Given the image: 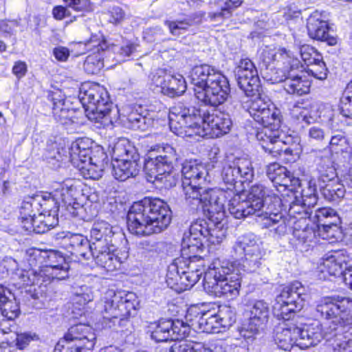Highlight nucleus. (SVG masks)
<instances>
[{
	"label": "nucleus",
	"mask_w": 352,
	"mask_h": 352,
	"mask_svg": "<svg viewBox=\"0 0 352 352\" xmlns=\"http://www.w3.org/2000/svg\"><path fill=\"white\" fill-rule=\"evenodd\" d=\"M170 130L182 137L218 138L228 133L232 125L230 116L223 112L201 114L199 109L179 102L170 109Z\"/></svg>",
	"instance_id": "1"
},
{
	"label": "nucleus",
	"mask_w": 352,
	"mask_h": 352,
	"mask_svg": "<svg viewBox=\"0 0 352 352\" xmlns=\"http://www.w3.org/2000/svg\"><path fill=\"white\" fill-rule=\"evenodd\" d=\"M171 213L163 200L145 197L131 206L127 214L128 230L140 236L160 233L170 224Z\"/></svg>",
	"instance_id": "2"
},
{
	"label": "nucleus",
	"mask_w": 352,
	"mask_h": 352,
	"mask_svg": "<svg viewBox=\"0 0 352 352\" xmlns=\"http://www.w3.org/2000/svg\"><path fill=\"white\" fill-rule=\"evenodd\" d=\"M316 313L332 325L342 338L333 346L334 352H352V300L348 298H327L316 307Z\"/></svg>",
	"instance_id": "3"
},
{
	"label": "nucleus",
	"mask_w": 352,
	"mask_h": 352,
	"mask_svg": "<svg viewBox=\"0 0 352 352\" xmlns=\"http://www.w3.org/2000/svg\"><path fill=\"white\" fill-rule=\"evenodd\" d=\"M196 98L206 105L217 107L227 100L230 94L228 78L214 67L202 64L190 72Z\"/></svg>",
	"instance_id": "4"
},
{
	"label": "nucleus",
	"mask_w": 352,
	"mask_h": 352,
	"mask_svg": "<svg viewBox=\"0 0 352 352\" xmlns=\"http://www.w3.org/2000/svg\"><path fill=\"white\" fill-rule=\"evenodd\" d=\"M87 117L103 126L112 125L117 120L118 110L110 102L104 87L94 84L83 86L79 94Z\"/></svg>",
	"instance_id": "5"
},
{
	"label": "nucleus",
	"mask_w": 352,
	"mask_h": 352,
	"mask_svg": "<svg viewBox=\"0 0 352 352\" xmlns=\"http://www.w3.org/2000/svg\"><path fill=\"white\" fill-rule=\"evenodd\" d=\"M325 338L319 322L305 324L302 327L285 324L277 327L274 341L278 347L289 351L294 345L302 349L315 346Z\"/></svg>",
	"instance_id": "6"
},
{
	"label": "nucleus",
	"mask_w": 352,
	"mask_h": 352,
	"mask_svg": "<svg viewBox=\"0 0 352 352\" xmlns=\"http://www.w3.org/2000/svg\"><path fill=\"white\" fill-rule=\"evenodd\" d=\"M201 256L175 258L168 267L167 285L178 293L190 289L205 272Z\"/></svg>",
	"instance_id": "7"
},
{
	"label": "nucleus",
	"mask_w": 352,
	"mask_h": 352,
	"mask_svg": "<svg viewBox=\"0 0 352 352\" xmlns=\"http://www.w3.org/2000/svg\"><path fill=\"white\" fill-rule=\"evenodd\" d=\"M270 191L263 184H257L253 185L246 196L253 207L257 212V217L262 218L264 221L265 227L274 228V231L279 235L284 234L287 232V226L283 218L281 213L272 211V206L268 204V200L273 199V205L280 206V199L278 196L274 195L273 197L270 194Z\"/></svg>",
	"instance_id": "8"
},
{
	"label": "nucleus",
	"mask_w": 352,
	"mask_h": 352,
	"mask_svg": "<svg viewBox=\"0 0 352 352\" xmlns=\"http://www.w3.org/2000/svg\"><path fill=\"white\" fill-rule=\"evenodd\" d=\"M282 74L275 78L276 82H283L284 89L289 94L302 96L309 91V83L302 80L297 73L300 61L294 58L285 48H276L274 65Z\"/></svg>",
	"instance_id": "9"
},
{
	"label": "nucleus",
	"mask_w": 352,
	"mask_h": 352,
	"mask_svg": "<svg viewBox=\"0 0 352 352\" xmlns=\"http://www.w3.org/2000/svg\"><path fill=\"white\" fill-rule=\"evenodd\" d=\"M102 301L104 319L111 321L114 324L118 322L120 326L124 325L131 311H135L138 305L135 293L113 289H108L104 293Z\"/></svg>",
	"instance_id": "10"
},
{
	"label": "nucleus",
	"mask_w": 352,
	"mask_h": 352,
	"mask_svg": "<svg viewBox=\"0 0 352 352\" xmlns=\"http://www.w3.org/2000/svg\"><path fill=\"white\" fill-rule=\"evenodd\" d=\"M158 154L150 156L145 161L144 170L149 181H160L164 185H172V169L177 160L175 149L169 144L157 148Z\"/></svg>",
	"instance_id": "11"
},
{
	"label": "nucleus",
	"mask_w": 352,
	"mask_h": 352,
	"mask_svg": "<svg viewBox=\"0 0 352 352\" xmlns=\"http://www.w3.org/2000/svg\"><path fill=\"white\" fill-rule=\"evenodd\" d=\"M306 296L305 289L300 282L296 281L285 287L273 305L274 315L279 319L289 320L302 309Z\"/></svg>",
	"instance_id": "12"
},
{
	"label": "nucleus",
	"mask_w": 352,
	"mask_h": 352,
	"mask_svg": "<svg viewBox=\"0 0 352 352\" xmlns=\"http://www.w3.org/2000/svg\"><path fill=\"white\" fill-rule=\"evenodd\" d=\"M231 254L232 257L244 258V270L250 273L258 271L264 255L262 243L252 233L239 236L232 248Z\"/></svg>",
	"instance_id": "13"
},
{
	"label": "nucleus",
	"mask_w": 352,
	"mask_h": 352,
	"mask_svg": "<svg viewBox=\"0 0 352 352\" xmlns=\"http://www.w3.org/2000/svg\"><path fill=\"white\" fill-rule=\"evenodd\" d=\"M92 144L93 142L89 138H80L72 142L69 148V161L85 179H98L102 177L104 170L87 162Z\"/></svg>",
	"instance_id": "14"
},
{
	"label": "nucleus",
	"mask_w": 352,
	"mask_h": 352,
	"mask_svg": "<svg viewBox=\"0 0 352 352\" xmlns=\"http://www.w3.org/2000/svg\"><path fill=\"white\" fill-rule=\"evenodd\" d=\"M151 338L157 342L184 339L190 331L189 325L182 320L161 319L149 326Z\"/></svg>",
	"instance_id": "15"
},
{
	"label": "nucleus",
	"mask_w": 352,
	"mask_h": 352,
	"mask_svg": "<svg viewBox=\"0 0 352 352\" xmlns=\"http://www.w3.org/2000/svg\"><path fill=\"white\" fill-rule=\"evenodd\" d=\"M67 352H91L96 336L92 327L85 324L72 327L65 335Z\"/></svg>",
	"instance_id": "16"
},
{
	"label": "nucleus",
	"mask_w": 352,
	"mask_h": 352,
	"mask_svg": "<svg viewBox=\"0 0 352 352\" xmlns=\"http://www.w3.org/2000/svg\"><path fill=\"white\" fill-rule=\"evenodd\" d=\"M36 197L40 208L38 219L36 221L39 223V225L36 224V233L43 234L58 225L59 201L52 192L36 195Z\"/></svg>",
	"instance_id": "17"
},
{
	"label": "nucleus",
	"mask_w": 352,
	"mask_h": 352,
	"mask_svg": "<svg viewBox=\"0 0 352 352\" xmlns=\"http://www.w3.org/2000/svg\"><path fill=\"white\" fill-rule=\"evenodd\" d=\"M228 192L218 188L204 189L202 192L201 208L207 212L211 221L219 222L225 217V203Z\"/></svg>",
	"instance_id": "18"
},
{
	"label": "nucleus",
	"mask_w": 352,
	"mask_h": 352,
	"mask_svg": "<svg viewBox=\"0 0 352 352\" xmlns=\"http://www.w3.org/2000/svg\"><path fill=\"white\" fill-rule=\"evenodd\" d=\"M239 88L247 96H254L261 89L257 69L249 58L241 59L235 71Z\"/></svg>",
	"instance_id": "19"
},
{
	"label": "nucleus",
	"mask_w": 352,
	"mask_h": 352,
	"mask_svg": "<svg viewBox=\"0 0 352 352\" xmlns=\"http://www.w3.org/2000/svg\"><path fill=\"white\" fill-rule=\"evenodd\" d=\"M268 318V304L263 300H256L252 305L248 322L239 327L238 332L243 338H252L264 329Z\"/></svg>",
	"instance_id": "20"
},
{
	"label": "nucleus",
	"mask_w": 352,
	"mask_h": 352,
	"mask_svg": "<svg viewBox=\"0 0 352 352\" xmlns=\"http://www.w3.org/2000/svg\"><path fill=\"white\" fill-rule=\"evenodd\" d=\"M233 263L214 259L204 272V289L206 291L212 288L219 282L226 279L232 272H236Z\"/></svg>",
	"instance_id": "21"
},
{
	"label": "nucleus",
	"mask_w": 352,
	"mask_h": 352,
	"mask_svg": "<svg viewBox=\"0 0 352 352\" xmlns=\"http://www.w3.org/2000/svg\"><path fill=\"white\" fill-rule=\"evenodd\" d=\"M3 263L7 271L12 272V279L15 287L21 288L26 285L42 284L40 271L37 272L33 269L20 270L17 268L16 261L12 258H6Z\"/></svg>",
	"instance_id": "22"
},
{
	"label": "nucleus",
	"mask_w": 352,
	"mask_h": 352,
	"mask_svg": "<svg viewBox=\"0 0 352 352\" xmlns=\"http://www.w3.org/2000/svg\"><path fill=\"white\" fill-rule=\"evenodd\" d=\"M278 129H270L269 128H260L256 138L259 142L262 148L274 157L283 155V147L285 142L280 138Z\"/></svg>",
	"instance_id": "23"
},
{
	"label": "nucleus",
	"mask_w": 352,
	"mask_h": 352,
	"mask_svg": "<svg viewBox=\"0 0 352 352\" xmlns=\"http://www.w3.org/2000/svg\"><path fill=\"white\" fill-rule=\"evenodd\" d=\"M153 82L161 89V92L169 97H175L183 94L186 89L184 78L180 75L165 74L154 75Z\"/></svg>",
	"instance_id": "24"
},
{
	"label": "nucleus",
	"mask_w": 352,
	"mask_h": 352,
	"mask_svg": "<svg viewBox=\"0 0 352 352\" xmlns=\"http://www.w3.org/2000/svg\"><path fill=\"white\" fill-rule=\"evenodd\" d=\"M307 28L311 38L327 41L330 45L336 44V38L329 34L327 21L318 11L312 13L308 18Z\"/></svg>",
	"instance_id": "25"
},
{
	"label": "nucleus",
	"mask_w": 352,
	"mask_h": 352,
	"mask_svg": "<svg viewBox=\"0 0 352 352\" xmlns=\"http://www.w3.org/2000/svg\"><path fill=\"white\" fill-rule=\"evenodd\" d=\"M187 320L194 325V320L200 331L207 333H217L221 331V327L217 315L211 311L201 312L197 307L190 308L186 315Z\"/></svg>",
	"instance_id": "26"
},
{
	"label": "nucleus",
	"mask_w": 352,
	"mask_h": 352,
	"mask_svg": "<svg viewBox=\"0 0 352 352\" xmlns=\"http://www.w3.org/2000/svg\"><path fill=\"white\" fill-rule=\"evenodd\" d=\"M267 175L276 187H282L283 190H296L300 183L298 178L293 177L285 166L277 163L267 166Z\"/></svg>",
	"instance_id": "27"
},
{
	"label": "nucleus",
	"mask_w": 352,
	"mask_h": 352,
	"mask_svg": "<svg viewBox=\"0 0 352 352\" xmlns=\"http://www.w3.org/2000/svg\"><path fill=\"white\" fill-rule=\"evenodd\" d=\"M241 280V274L239 270H236V272H232V274L219 282L212 288L206 291V292L214 297H225L228 299H234L239 294Z\"/></svg>",
	"instance_id": "28"
},
{
	"label": "nucleus",
	"mask_w": 352,
	"mask_h": 352,
	"mask_svg": "<svg viewBox=\"0 0 352 352\" xmlns=\"http://www.w3.org/2000/svg\"><path fill=\"white\" fill-rule=\"evenodd\" d=\"M39 200L36 197V195L33 197H28L24 199L20 207V217L23 227L26 231L34 232L36 233V222L38 219Z\"/></svg>",
	"instance_id": "29"
},
{
	"label": "nucleus",
	"mask_w": 352,
	"mask_h": 352,
	"mask_svg": "<svg viewBox=\"0 0 352 352\" xmlns=\"http://www.w3.org/2000/svg\"><path fill=\"white\" fill-rule=\"evenodd\" d=\"M349 256L343 251H337L325 254L322 258L320 270L322 273H327L331 276H342L346 268Z\"/></svg>",
	"instance_id": "30"
},
{
	"label": "nucleus",
	"mask_w": 352,
	"mask_h": 352,
	"mask_svg": "<svg viewBox=\"0 0 352 352\" xmlns=\"http://www.w3.org/2000/svg\"><path fill=\"white\" fill-rule=\"evenodd\" d=\"M91 255L96 263L107 272H113L120 267L122 261L114 253L113 245L92 248Z\"/></svg>",
	"instance_id": "31"
},
{
	"label": "nucleus",
	"mask_w": 352,
	"mask_h": 352,
	"mask_svg": "<svg viewBox=\"0 0 352 352\" xmlns=\"http://www.w3.org/2000/svg\"><path fill=\"white\" fill-rule=\"evenodd\" d=\"M182 173V184H194L202 186L208 181V173L205 166L197 161L185 162L183 164Z\"/></svg>",
	"instance_id": "32"
},
{
	"label": "nucleus",
	"mask_w": 352,
	"mask_h": 352,
	"mask_svg": "<svg viewBox=\"0 0 352 352\" xmlns=\"http://www.w3.org/2000/svg\"><path fill=\"white\" fill-rule=\"evenodd\" d=\"M49 258H56L57 264H50L40 269L42 284L53 280H64L67 278L69 267L65 258L56 253L50 255Z\"/></svg>",
	"instance_id": "33"
},
{
	"label": "nucleus",
	"mask_w": 352,
	"mask_h": 352,
	"mask_svg": "<svg viewBox=\"0 0 352 352\" xmlns=\"http://www.w3.org/2000/svg\"><path fill=\"white\" fill-rule=\"evenodd\" d=\"M114 233L113 227L108 222H95L90 230V248H100L102 246L112 245L111 238Z\"/></svg>",
	"instance_id": "34"
},
{
	"label": "nucleus",
	"mask_w": 352,
	"mask_h": 352,
	"mask_svg": "<svg viewBox=\"0 0 352 352\" xmlns=\"http://www.w3.org/2000/svg\"><path fill=\"white\" fill-rule=\"evenodd\" d=\"M67 250L78 258L88 260L91 255L90 242L81 234H71L64 239Z\"/></svg>",
	"instance_id": "35"
},
{
	"label": "nucleus",
	"mask_w": 352,
	"mask_h": 352,
	"mask_svg": "<svg viewBox=\"0 0 352 352\" xmlns=\"http://www.w3.org/2000/svg\"><path fill=\"white\" fill-rule=\"evenodd\" d=\"M140 169L138 160H124L112 162V174L120 181H125L130 177H135Z\"/></svg>",
	"instance_id": "36"
},
{
	"label": "nucleus",
	"mask_w": 352,
	"mask_h": 352,
	"mask_svg": "<svg viewBox=\"0 0 352 352\" xmlns=\"http://www.w3.org/2000/svg\"><path fill=\"white\" fill-rule=\"evenodd\" d=\"M242 195H235L228 203V211L236 219H243L248 216L254 214L257 217V212L248 199H243Z\"/></svg>",
	"instance_id": "37"
},
{
	"label": "nucleus",
	"mask_w": 352,
	"mask_h": 352,
	"mask_svg": "<svg viewBox=\"0 0 352 352\" xmlns=\"http://www.w3.org/2000/svg\"><path fill=\"white\" fill-rule=\"evenodd\" d=\"M293 236L299 245L309 247L315 238L316 232L309 227L306 219H299L293 222Z\"/></svg>",
	"instance_id": "38"
},
{
	"label": "nucleus",
	"mask_w": 352,
	"mask_h": 352,
	"mask_svg": "<svg viewBox=\"0 0 352 352\" xmlns=\"http://www.w3.org/2000/svg\"><path fill=\"white\" fill-rule=\"evenodd\" d=\"M112 162L124 160H138L135 147L126 139H120L112 148Z\"/></svg>",
	"instance_id": "39"
},
{
	"label": "nucleus",
	"mask_w": 352,
	"mask_h": 352,
	"mask_svg": "<svg viewBox=\"0 0 352 352\" xmlns=\"http://www.w3.org/2000/svg\"><path fill=\"white\" fill-rule=\"evenodd\" d=\"M251 117L258 124L262 125L261 128H269L270 129H278L280 127V119L279 113L270 106Z\"/></svg>",
	"instance_id": "40"
},
{
	"label": "nucleus",
	"mask_w": 352,
	"mask_h": 352,
	"mask_svg": "<svg viewBox=\"0 0 352 352\" xmlns=\"http://www.w3.org/2000/svg\"><path fill=\"white\" fill-rule=\"evenodd\" d=\"M72 182V180H69L63 184H58L52 192L55 199H57L59 202L62 201L69 206L74 203V197L76 195V187L74 186Z\"/></svg>",
	"instance_id": "41"
},
{
	"label": "nucleus",
	"mask_w": 352,
	"mask_h": 352,
	"mask_svg": "<svg viewBox=\"0 0 352 352\" xmlns=\"http://www.w3.org/2000/svg\"><path fill=\"white\" fill-rule=\"evenodd\" d=\"M126 124L128 127L133 130L146 131L153 127L154 120L146 116L138 113L131 112L126 118Z\"/></svg>",
	"instance_id": "42"
},
{
	"label": "nucleus",
	"mask_w": 352,
	"mask_h": 352,
	"mask_svg": "<svg viewBox=\"0 0 352 352\" xmlns=\"http://www.w3.org/2000/svg\"><path fill=\"white\" fill-rule=\"evenodd\" d=\"M183 192L186 203L193 208L200 207L202 200V192L204 190L202 186L197 184H182Z\"/></svg>",
	"instance_id": "43"
},
{
	"label": "nucleus",
	"mask_w": 352,
	"mask_h": 352,
	"mask_svg": "<svg viewBox=\"0 0 352 352\" xmlns=\"http://www.w3.org/2000/svg\"><path fill=\"white\" fill-rule=\"evenodd\" d=\"M204 241L199 239H191L187 235L183 239L181 254L184 258L199 257V254L202 252Z\"/></svg>",
	"instance_id": "44"
},
{
	"label": "nucleus",
	"mask_w": 352,
	"mask_h": 352,
	"mask_svg": "<svg viewBox=\"0 0 352 352\" xmlns=\"http://www.w3.org/2000/svg\"><path fill=\"white\" fill-rule=\"evenodd\" d=\"M320 190L324 198L329 201H334L344 197L345 188L339 180H333L329 184L322 185Z\"/></svg>",
	"instance_id": "45"
},
{
	"label": "nucleus",
	"mask_w": 352,
	"mask_h": 352,
	"mask_svg": "<svg viewBox=\"0 0 352 352\" xmlns=\"http://www.w3.org/2000/svg\"><path fill=\"white\" fill-rule=\"evenodd\" d=\"M53 115L56 121L62 124L74 122V111L69 109L63 100H59L54 102Z\"/></svg>",
	"instance_id": "46"
},
{
	"label": "nucleus",
	"mask_w": 352,
	"mask_h": 352,
	"mask_svg": "<svg viewBox=\"0 0 352 352\" xmlns=\"http://www.w3.org/2000/svg\"><path fill=\"white\" fill-rule=\"evenodd\" d=\"M234 160L239 175V183L251 182L254 175L251 161L247 158H236Z\"/></svg>",
	"instance_id": "47"
},
{
	"label": "nucleus",
	"mask_w": 352,
	"mask_h": 352,
	"mask_svg": "<svg viewBox=\"0 0 352 352\" xmlns=\"http://www.w3.org/2000/svg\"><path fill=\"white\" fill-rule=\"evenodd\" d=\"M234 163V160L226 161L224 162L221 171V177L223 182L228 185V189L234 187L236 184L239 183V172Z\"/></svg>",
	"instance_id": "48"
},
{
	"label": "nucleus",
	"mask_w": 352,
	"mask_h": 352,
	"mask_svg": "<svg viewBox=\"0 0 352 352\" xmlns=\"http://www.w3.org/2000/svg\"><path fill=\"white\" fill-rule=\"evenodd\" d=\"M339 223L340 222H329V224L318 226V236L324 240L329 241V243H333L340 235Z\"/></svg>",
	"instance_id": "49"
},
{
	"label": "nucleus",
	"mask_w": 352,
	"mask_h": 352,
	"mask_svg": "<svg viewBox=\"0 0 352 352\" xmlns=\"http://www.w3.org/2000/svg\"><path fill=\"white\" fill-rule=\"evenodd\" d=\"M308 203H306V200L303 199V203L301 204L300 200L293 201L288 210V214L290 217V222L293 223L294 221L303 219H306L309 217V212L307 209Z\"/></svg>",
	"instance_id": "50"
},
{
	"label": "nucleus",
	"mask_w": 352,
	"mask_h": 352,
	"mask_svg": "<svg viewBox=\"0 0 352 352\" xmlns=\"http://www.w3.org/2000/svg\"><path fill=\"white\" fill-rule=\"evenodd\" d=\"M314 218L317 219L318 226L329 224V222H340L337 212L331 208H320L316 209Z\"/></svg>",
	"instance_id": "51"
},
{
	"label": "nucleus",
	"mask_w": 352,
	"mask_h": 352,
	"mask_svg": "<svg viewBox=\"0 0 352 352\" xmlns=\"http://www.w3.org/2000/svg\"><path fill=\"white\" fill-rule=\"evenodd\" d=\"M103 67V57L100 53L89 54L83 64L85 71L89 74H97Z\"/></svg>",
	"instance_id": "52"
},
{
	"label": "nucleus",
	"mask_w": 352,
	"mask_h": 352,
	"mask_svg": "<svg viewBox=\"0 0 352 352\" xmlns=\"http://www.w3.org/2000/svg\"><path fill=\"white\" fill-rule=\"evenodd\" d=\"M216 315L221 328L223 329L230 327L235 322V313L230 306H220Z\"/></svg>",
	"instance_id": "53"
},
{
	"label": "nucleus",
	"mask_w": 352,
	"mask_h": 352,
	"mask_svg": "<svg viewBox=\"0 0 352 352\" xmlns=\"http://www.w3.org/2000/svg\"><path fill=\"white\" fill-rule=\"evenodd\" d=\"M209 223L204 219H197L191 223L189 229L188 235L191 236V239H199L203 241H206V235L208 234Z\"/></svg>",
	"instance_id": "54"
},
{
	"label": "nucleus",
	"mask_w": 352,
	"mask_h": 352,
	"mask_svg": "<svg viewBox=\"0 0 352 352\" xmlns=\"http://www.w3.org/2000/svg\"><path fill=\"white\" fill-rule=\"evenodd\" d=\"M329 146L332 151L338 153H346L349 158L351 155V148L348 144L347 139L342 134L333 135L329 142Z\"/></svg>",
	"instance_id": "55"
},
{
	"label": "nucleus",
	"mask_w": 352,
	"mask_h": 352,
	"mask_svg": "<svg viewBox=\"0 0 352 352\" xmlns=\"http://www.w3.org/2000/svg\"><path fill=\"white\" fill-rule=\"evenodd\" d=\"M2 316L9 320H14L20 314V308L19 302L14 299L0 305Z\"/></svg>",
	"instance_id": "56"
},
{
	"label": "nucleus",
	"mask_w": 352,
	"mask_h": 352,
	"mask_svg": "<svg viewBox=\"0 0 352 352\" xmlns=\"http://www.w3.org/2000/svg\"><path fill=\"white\" fill-rule=\"evenodd\" d=\"M221 221H212V223L210 225L209 224L208 228V234L206 235L205 242L215 245L220 243L223 241L225 237V232L219 227Z\"/></svg>",
	"instance_id": "57"
},
{
	"label": "nucleus",
	"mask_w": 352,
	"mask_h": 352,
	"mask_svg": "<svg viewBox=\"0 0 352 352\" xmlns=\"http://www.w3.org/2000/svg\"><path fill=\"white\" fill-rule=\"evenodd\" d=\"M300 54L302 60L307 67L315 63H318L322 59L321 55L313 47L308 45L300 47Z\"/></svg>",
	"instance_id": "58"
},
{
	"label": "nucleus",
	"mask_w": 352,
	"mask_h": 352,
	"mask_svg": "<svg viewBox=\"0 0 352 352\" xmlns=\"http://www.w3.org/2000/svg\"><path fill=\"white\" fill-rule=\"evenodd\" d=\"M94 296L92 289L86 286H82L77 289L73 297L74 302L80 305H85L94 300Z\"/></svg>",
	"instance_id": "59"
},
{
	"label": "nucleus",
	"mask_w": 352,
	"mask_h": 352,
	"mask_svg": "<svg viewBox=\"0 0 352 352\" xmlns=\"http://www.w3.org/2000/svg\"><path fill=\"white\" fill-rule=\"evenodd\" d=\"M87 162L96 166L97 168L104 170L108 164V157L101 148H97L95 151H91L88 155Z\"/></svg>",
	"instance_id": "60"
},
{
	"label": "nucleus",
	"mask_w": 352,
	"mask_h": 352,
	"mask_svg": "<svg viewBox=\"0 0 352 352\" xmlns=\"http://www.w3.org/2000/svg\"><path fill=\"white\" fill-rule=\"evenodd\" d=\"M254 97L248 108L250 116H255L258 112L264 111L265 109L270 106L269 101H265V98L260 94V91Z\"/></svg>",
	"instance_id": "61"
},
{
	"label": "nucleus",
	"mask_w": 352,
	"mask_h": 352,
	"mask_svg": "<svg viewBox=\"0 0 352 352\" xmlns=\"http://www.w3.org/2000/svg\"><path fill=\"white\" fill-rule=\"evenodd\" d=\"M309 75L314 76L316 79L324 80L327 76V69L325 63L322 60L310 65L306 69Z\"/></svg>",
	"instance_id": "62"
},
{
	"label": "nucleus",
	"mask_w": 352,
	"mask_h": 352,
	"mask_svg": "<svg viewBox=\"0 0 352 352\" xmlns=\"http://www.w3.org/2000/svg\"><path fill=\"white\" fill-rule=\"evenodd\" d=\"M201 343L179 342L174 343L169 352H201Z\"/></svg>",
	"instance_id": "63"
},
{
	"label": "nucleus",
	"mask_w": 352,
	"mask_h": 352,
	"mask_svg": "<svg viewBox=\"0 0 352 352\" xmlns=\"http://www.w3.org/2000/svg\"><path fill=\"white\" fill-rule=\"evenodd\" d=\"M255 338L254 336L252 338H243L239 333V336L234 338L232 340L230 346L233 352H248L249 350V344Z\"/></svg>",
	"instance_id": "64"
}]
</instances>
